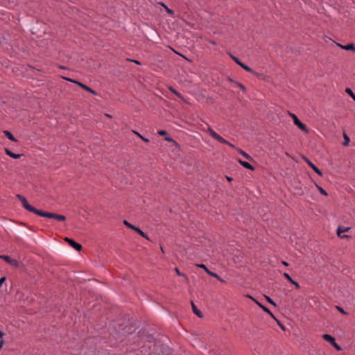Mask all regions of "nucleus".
I'll return each instance as SVG.
<instances>
[{"label":"nucleus","mask_w":355,"mask_h":355,"mask_svg":"<svg viewBox=\"0 0 355 355\" xmlns=\"http://www.w3.org/2000/svg\"><path fill=\"white\" fill-rule=\"evenodd\" d=\"M118 326L124 334H131L137 329L138 322L133 317L130 318L129 315H125L118 320Z\"/></svg>","instance_id":"1"},{"label":"nucleus","mask_w":355,"mask_h":355,"mask_svg":"<svg viewBox=\"0 0 355 355\" xmlns=\"http://www.w3.org/2000/svg\"><path fill=\"white\" fill-rule=\"evenodd\" d=\"M16 197L21 202L22 206L24 209L38 216L40 209H37L31 205H30L26 198L22 195L17 194Z\"/></svg>","instance_id":"2"},{"label":"nucleus","mask_w":355,"mask_h":355,"mask_svg":"<svg viewBox=\"0 0 355 355\" xmlns=\"http://www.w3.org/2000/svg\"><path fill=\"white\" fill-rule=\"evenodd\" d=\"M38 216H41V217L54 219V220H56L60 221V222H64L67 219L66 216L64 215L46 211L42 209H40V211Z\"/></svg>","instance_id":"3"},{"label":"nucleus","mask_w":355,"mask_h":355,"mask_svg":"<svg viewBox=\"0 0 355 355\" xmlns=\"http://www.w3.org/2000/svg\"><path fill=\"white\" fill-rule=\"evenodd\" d=\"M289 115L291 116V118L293 120L294 124L301 130L305 132L306 133L309 132V130L307 128L306 125L303 123L298 118L297 116L293 113H291L288 112Z\"/></svg>","instance_id":"4"},{"label":"nucleus","mask_w":355,"mask_h":355,"mask_svg":"<svg viewBox=\"0 0 355 355\" xmlns=\"http://www.w3.org/2000/svg\"><path fill=\"white\" fill-rule=\"evenodd\" d=\"M322 337L325 341L329 343L337 351L343 350L342 347L336 343L335 338L330 334H324Z\"/></svg>","instance_id":"5"},{"label":"nucleus","mask_w":355,"mask_h":355,"mask_svg":"<svg viewBox=\"0 0 355 355\" xmlns=\"http://www.w3.org/2000/svg\"><path fill=\"white\" fill-rule=\"evenodd\" d=\"M123 224L128 228L132 230H135L138 234H139L141 236L149 240L148 236H147V234L145 233L144 232H143L139 227L135 226V225H132L131 223H130L128 220H123Z\"/></svg>","instance_id":"6"},{"label":"nucleus","mask_w":355,"mask_h":355,"mask_svg":"<svg viewBox=\"0 0 355 355\" xmlns=\"http://www.w3.org/2000/svg\"><path fill=\"white\" fill-rule=\"evenodd\" d=\"M71 247L75 249L76 251L80 252L83 247L80 243H77L73 239L65 237L64 239Z\"/></svg>","instance_id":"7"},{"label":"nucleus","mask_w":355,"mask_h":355,"mask_svg":"<svg viewBox=\"0 0 355 355\" xmlns=\"http://www.w3.org/2000/svg\"><path fill=\"white\" fill-rule=\"evenodd\" d=\"M302 158L304 160L307 164L320 177L323 176L322 172L312 162H311L306 156L302 155Z\"/></svg>","instance_id":"8"},{"label":"nucleus","mask_w":355,"mask_h":355,"mask_svg":"<svg viewBox=\"0 0 355 355\" xmlns=\"http://www.w3.org/2000/svg\"><path fill=\"white\" fill-rule=\"evenodd\" d=\"M196 266L198 267V268H203L208 275H209L211 277H214L216 278L217 279H218L221 282H225V281L218 274H216V272L210 271L207 268V266L205 264H203V263L197 264Z\"/></svg>","instance_id":"9"},{"label":"nucleus","mask_w":355,"mask_h":355,"mask_svg":"<svg viewBox=\"0 0 355 355\" xmlns=\"http://www.w3.org/2000/svg\"><path fill=\"white\" fill-rule=\"evenodd\" d=\"M0 258L4 260L6 263H9L10 266L18 267L19 266V263L16 259H12L8 255H1Z\"/></svg>","instance_id":"10"},{"label":"nucleus","mask_w":355,"mask_h":355,"mask_svg":"<svg viewBox=\"0 0 355 355\" xmlns=\"http://www.w3.org/2000/svg\"><path fill=\"white\" fill-rule=\"evenodd\" d=\"M350 229H351V227H345L338 226V227L337 229L338 236L340 237V239L349 238L350 236L349 235L343 234V232H348Z\"/></svg>","instance_id":"11"},{"label":"nucleus","mask_w":355,"mask_h":355,"mask_svg":"<svg viewBox=\"0 0 355 355\" xmlns=\"http://www.w3.org/2000/svg\"><path fill=\"white\" fill-rule=\"evenodd\" d=\"M248 297L253 300L256 304L263 311H265L266 313H268L271 317H272L274 319H275L274 315L272 314V313L264 305H263L262 304H261L260 302H259L257 300L254 299L252 296L250 295H248Z\"/></svg>","instance_id":"12"},{"label":"nucleus","mask_w":355,"mask_h":355,"mask_svg":"<svg viewBox=\"0 0 355 355\" xmlns=\"http://www.w3.org/2000/svg\"><path fill=\"white\" fill-rule=\"evenodd\" d=\"M76 85H78L80 87H81L83 89L88 92L89 93L92 94L93 95H97V93L95 90L92 89L91 87H88L87 85L83 84L80 81L76 83Z\"/></svg>","instance_id":"13"},{"label":"nucleus","mask_w":355,"mask_h":355,"mask_svg":"<svg viewBox=\"0 0 355 355\" xmlns=\"http://www.w3.org/2000/svg\"><path fill=\"white\" fill-rule=\"evenodd\" d=\"M283 276H284V277H285V278H286V279H287V280H288L291 284H292L293 285H294V286H295V287L297 289H300V284H299L297 282L294 281V280L292 279V277L289 275V274H288V273H287V272H284V273L283 274Z\"/></svg>","instance_id":"14"},{"label":"nucleus","mask_w":355,"mask_h":355,"mask_svg":"<svg viewBox=\"0 0 355 355\" xmlns=\"http://www.w3.org/2000/svg\"><path fill=\"white\" fill-rule=\"evenodd\" d=\"M238 162H239V164L243 166L244 168H247V169H249L252 171H254L255 170V167L253 166L252 164H250L249 162H245V161H243L241 160V159H238Z\"/></svg>","instance_id":"15"},{"label":"nucleus","mask_w":355,"mask_h":355,"mask_svg":"<svg viewBox=\"0 0 355 355\" xmlns=\"http://www.w3.org/2000/svg\"><path fill=\"white\" fill-rule=\"evenodd\" d=\"M191 304L193 313L196 314L198 318H202L203 317L202 313L197 308V306L192 300L191 301Z\"/></svg>","instance_id":"16"},{"label":"nucleus","mask_w":355,"mask_h":355,"mask_svg":"<svg viewBox=\"0 0 355 355\" xmlns=\"http://www.w3.org/2000/svg\"><path fill=\"white\" fill-rule=\"evenodd\" d=\"M5 153L8 156L13 159H19L24 155L23 154H15L7 148H5Z\"/></svg>","instance_id":"17"},{"label":"nucleus","mask_w":355,"mask_h":355,"mask_svg":"<svg viewBox=\"0 0 355 355\" xmlns=\"http://www.w3.org/2000/svg\"><path fill=\"white\" fill-rule=\"evenodd\" d=\"M341 49L355 52V45L353 43H348L346 45L338 44Z\"/></svg>","instance_id":"18"},{"label":"nucleus","mask_w":355,"mask_h":355,"mask_svg":"<svg viewBox=\"0 0 355 355\" xmlns=\"http://www.w3.org/2000/svg\"><path fill=\"white\" fill-rule=\"evenodd\" d=\"M3 133L4 135L12 141H17V139L13 136V135L8 130H3Z\"/></svg>","instance_id":"19"},{"label":"nucleus","mask_w":355,"mask_h":355,"mask_svg":"<svg viewBox=\"0 0 355 355\" xmlns=\"http://www.w3.org/2000/svg\"><path fill=\"white\" fill-rule=\"evenodd\" d=\"M294 193L295 195L303 196L304 194V191L302 187H296L294 188Z\"/></svg>","instance_id":"20"},{"label":"nucleus","mask_w":355,"mask_h":355,"mask_svg":"<svg viewBox=\"0 0 355 355\" xmlns=\"http://www.w3.org/2000/svg\"><path fill=\"white\" fill-rule=\"evenodd\" d=\"M238 151L241 155H242L247 159H248L250 161H254L253 158L250 155H249L248 153H246L245 151H243V150L239 148Z\"/></svg>","instance_id":"21"},{"label":"nucleus","mask_w":355,"mask_h":355,"mask_svg":"<svg viewBox=\"0 0 355 355\" xmlns=\"http://www.w3.org/2000/svg\"><path fill=\"white\" fill-rule=\"evenodd\" d=\"M343 137H344V141L343 142V145L345 146H349V143L350 141V139L347 136V135L345 133V132H343Z\"/></svg>","instance_id":"22"},{"label":"nucleus","mask_w":355,"mask_h":355,"mask_svg":"<svg viewBox=\"0 0 355 355\" xmlns=\"http://www.w3.org/2000/svg\"><path fill=\"white\" fill-rule=\"evenodd\" d=\"M169 89L171 92H173V94H174L177 97H178L179 98L182 99L184 101L183 99V96H182V94L178 92V91H176L173 87H169Z\"/></svg>","instance_id":"23"},{"label":"nucleus","mask_w":355,"mask_h":355,"mask_svg":"<svg viewBox=\"0 0 355 355\" xmlns=\"http://www.w3.org/2000/svg\"><path fill=\"white\" fill-rule=\"evenodd\" d=\"M239 66L243 69L244 70H245L246 71H248V72H251V71H253V69L252 68H250V67H248L247 64H245V63L243 62H241V64H239Z\"/></svg>","instance_id":"24"},{"label":"nucleus","mask_w":355,"mask_h":355,"mask_svg":"<svg viewBox=\"0 0 355 355\" xmlns=\"http://www.w3.org/2000/svg\"><path fill=\"white\" fill-rule=\"evenodd\" d=\"M345 92L355 101V94L350 88L347 87Z\"/></svg>","instance_id":"25"},{"label":"nucleus","mask_w":355,"mask_h":355,"mask_svg":"<svg viewBox=\"0 0 355 355\" xmlns=\"http://www.w3.org/2000/svg\"><path fill=\"white\" fill-rule=\"evenodd\" d=\"M215 139L217 140L218 142H220L222 144H229V141H227L226 139H225L224 138H223L221 136H220L218 134V135L215 137Z\"/></svg>","instance_id":"26"},{"label":"nucleus","mask_w":355,"mask_h":355,"mask_svg":"<svg viewBox=\"0 0 355 355\" xmlns=\"http://www.w3.org/2000/svg\"><path fill=\"white\" fill-rule=\"evenodd\" d=\"M315 187H317L318 190L319 191V192L323 195V196H327L328 194L327 193V191L323 189L320 186H319L318 184H317L316 183H315Z\"/></svg>","instance_id":"27"},{"label":"nucleus","mask_w":355,"mask_h":355,"mask_svg":"<svg viewBox=\"0 0 355 355\" xmlns=\"http://www.w3.org/2000/svg\"><path fill=\"white\" fill-rule=\"evenodd\" d=\"M175 271L176 274H177L178 276H183V277H184V278H185L186 281H187V282H189V279H188L187 276L185 274H184V273L181 272L180 271V270H179L177 267L175 268Z\"/></svg>","instance_id":"28"},{"label":"nucleus","mask_w":355,"mask_h":355,"mask_svg":"<svg viewBox=\"0 0 355 355\" xmlns=\"http://www.w3.org/2000/svg\"><path fill=\"white\" fill-rule=\"evenodd\" d=\"M230 58L239 66V64H241V61L240 60L239 58H238L237 57L233 55L231 53H229Z\"/></svg>","instance_id":"29"},{"label":"nucleus","mask_w":355,"mask_h":355,"mask_svg":"<svg viewBox=\"0 0 355 355\" xmlns=\"http://www.w3.org/2000/svg\"><path fill=\"white\" fill-rule=\"evenodd\" d=\"M208 132L209 133V135L214 138L215 139V137L218 135V133H216L212 128H211L210 127H208Z\"/></svg>","instance_id":"30"},{"label":"nucleus","mask_w":355,"mask_h":355,"mask_svg":"<svg viewBox=\"0 0 355 355\" xmlns=\"http://www.w3.org/2000/svg\"><path fill=\"white\" fill-rule=\"evenodd\" d=\"M161 5L164 7L167 13L170 15H174V11L170 8H168L164 3H162Z\"/></svg>","instance_id":"31"},{"label":"nucleus","mask_w":355,"mask_h":355,"mask_svg":"<svg viewBox=\"0 0 355 355\" xmlns=\"http://www.w3.org/2000/svg\"><path fill=\"white\" fill-rule=\"evenodd\" d=\"M133 132L137 135L140 139H141L144 141L145 142H149V139H147V138H145L144 137H143L141 135H140L138 132H136V131H133Z\"/></svg>","instance_id":"32"},{"label":"nucleus","mask_w":355,"mask_h":355,"mask_svg":"<svg viewBox=\"0 0 355 355\" xmlns=\"http://www.w3.org/2000/svg\"><path fill=\"white\" fill-rule=\"evenodd\" d=\"M61 78L67 81H69V82H71V83H75L76 84V83L79 82V80H74V79H72V78H67V77H64V76H61Z\"/></svg>","instance_id":"33"},{"label":"nucleus","mask_w":355,"mask_h":355,"mask_svg":"<svg viewBox=\"0 0 355 355\" xmlns=\"http://www.w3.org/2000/svg\"><path fill=\"white\" fill-rule=\"evenodd\" d=\"M165 140L173 143L175 146H179V144L171 137H166Z\"/></svg>","instance_id":"34"},{"label":"nucleus","mask_w":355,"mask_h":355,"mask_svg":"<svg viewBox=\"0 0 355 355\" xmlns=\"http://www.w3.org/2000/svg\"><path fill=\"white\" fill-rule=\"evenodd\" d=\"M266 297V299L267 300L268 302H269L270 304L276 306V303L268 296H265Z\"/></svg>","instance_id":"35"},{"label":"nucleus","mask_w":355,"mask_h":355,"mask_svg":"<svg viewBox=\"0 0 355 355\" xmlns=\"http://www.w3.org/2000/svg\"><path fill=\"white\" fill-rule=\"evenodd\" d=\"M336 309H337V310H338V311L340 313H343V315H348V313L346 312L343 308L337 306Z\"/></svg>","instance_id":"36"},{"label":"nucleus","mask_w":355,"mask_h":355,"mask_svg":"<svg viewBox=\"0 0 355 355\" xmlns=\"http://www.w3.org/2000/svg\"><path fill=\"white\" fill-rule=\"evenodd\" d=\"M235 84L238 85L244 92L246 91V88L243 84L239 82H235Z\"/></svg>","instance_id":"37"},{"label":"nucleus","mask_w":355,"mask_h":355,"mask_svg":"<svg viewBox=\"0 0 355 355\" xmlns=\"http://www.w3.org/2000/svg\"><path fill=\"white\" fill-rule=\"evenodd\" d=\"M157 134L160 136H166L167 135V132L164 130H160L157 132Z\"/></svg>","instance_id":"38"},{"label":"nucleus","mask_w":355,"mask_h":355,"mask_svg":"<svg viewBox=\"0 0 355 355\" xmlns=\"http://www.w3.org/2000/svg\"><path fill=\"white\" fill-rule=\"evenodd\" d=\"M6 277H2L0 278V287L2 286V284L6 282Z\"/></svg>","instance_id":"39"},{"label":"nucleus","mask_w":355,"mask_h":355,"mask_svg":"<svg viewBox=\"0 0 355 355\" xmlns=\"http://www.w3.org/2000/svg\"><path fill=\"white\" fill-rule=\"evenodd\" d=\"M275 320H276L277 321L278 325L280 327V328L282 330L285 331L286 329H285V327L284 326V324H282L279 321H278L276 318Z\"/></svg>","instance_id":"40"},{"label":"nucleus","mask_w":355,"mask_h":355,"mask_svg":"<svg viewBox=\"0 0 355 355\" xmlns=\"http://www.w3.org/2000/svg\"><path fill=\"white\" fill-rule=\"evenodd\" d=\"M250 73H252L253 74H254L255 76H257L258 77L263 76V74L259 73L254 70H253V71H251Z\"/></svg>","instance_id":"41"},{"label":"nucleus","mask_w":355,"mask_h":355,"mask_svg":"<svg viewBox=\"0 0 355 355\" xmlns=\"http://www.w3.org/2000/svg\"><path fill=\"white\" fill-rule=\"evenodd\" d=\"M128 60L130 61H132V62H134L135 63L137 64H141V62L138 60H130L128 59Z\"/></svg>","instance_id":"42"},{"label":"nucleus","mask_w":355,"mask_h":355,"mask_svg":"<svg viewBox=\"0 0 355 355\" xmlns=\"http://www.w3.org/2000/svg\"><path fill=\"white\" fill-rule=\"evenodd\" d=\"M282 263L284 266H289V263H288L287 261H282Z\"/></svg>","instance_id":"43"},{"label":"nucleus","mask_w":355,"mask_h":355,"mask_svg":"<svg viewBox=\"0 0 355 355\" xmlns=\"http://www.w3.org/2000/svg\"><path fill=\"white\" fill-rule=\"evenodd\" d=\"M225 178H226L228 182H232V181L233 180V178H231V177H228V176H227V175H226V176H225Z\"/></svg>","instance_id":"44"},{"label":"nucleus","mask_w":355,"mask_h":355,"mask_svg":"<svg viewBox=\"0 0 355 355\" xmlns=\"http://www.w3.org/2000/svg\"><path fill=\"white\" fill-rule=\"evenodd\" d=\"M5 336V334L0 330V338H1V340H3V336Z\"/></svg>","instance_id":"45"},{"label":"nucleus","mask_w":355,"mask_h":355,"mask_svg":"<svg viewBox=\"0 0 355 355\" xmlns=\"http://www.w3.org/2000/svg\"><path fill=\"white\" fill-rule=\"evenodd\" d=\"M3 344H4L3 340H1V341H0V349L3 347Z\"/></svg>","instance_id":"46"},{"label":"nucleus","mask_w":355,"mask_h":355,"mask_svg":"<svg viewBox=\"0 0 355 355\" xmlns=\"http://www.w3.org/2000/svg\"><path fill=\"white\" fill-rule=\"evenodd\" d=\"M58 68L62 69H67V67L62 66V65H58Z\"/></svg>","instance_id":"47"},{"label":"nucleus","mask_w":355,"mask_h":355,"mask_svg":"<svg viewBox=\"0 0 355 355\" xmlns=\"http://www.w3.org/2000/svg\"><path fill=\"white\" fill-rule=\"evenodd\" d=\"M227 80L230 81V82H232V83H235V81L233 80V79L230 77H227Z\"/></svg>","instance_id":"48"},{"label":"nucleus","mask_w":355,"mask_h":355,"mask_svg":"<svg viewBox=\"0 0 355 355\" xmlns=\"http://www.w3.org/2000/svg\"><path fill=\"white\" fill-rule=\"evenodd\" d=\"M227 144V145H228V146H231V147H232V148H236V147H235V146H234V144H231V143H230V142H229V144Z\"/></svg>","instance_id":"49"}]
</instances>
